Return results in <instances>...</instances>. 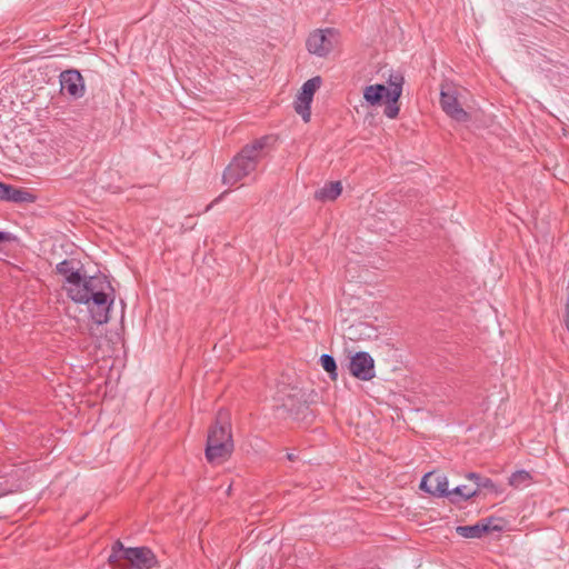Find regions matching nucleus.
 I'll return each mask as SVG.
<instances>
[{
  "mask_svg": "<svg viewBox=\"0 0 569 569\" xmlns=\"http://www.w3.org/2000/svg\"><path fill=\"white\" fill-rule=\"evenodd\" d=\"M563 323H565L566 329L569 331V290L567 293V300H566V305H565Z\"/></svg>",
  "mask_w": 569,
  "mask_h": 569,
  "instance_id": "27",
  "label": "nucleus"
},
{
  "mask_svg": "<svg viewBox=\"0 0 569 569\" xmlns=\"http://www.w3.org/2000/svg\"><path fill=\"white\" fill-rule=\"evenodd\" d=\"M457 533L462 538H481L489 533V527L482 525L480 520L471 526H458L456 528Z\"/></svg>",
  "mask_w": 569,
  "mask_h": 569,
  "instance_id": "18",
  "label": "nucleus"
},
{
  "mask_svg": "<svg viewBox=\"0 0 569 569\" xmlns=\"http://www.w3.org/2000/svg\"><path fill=\"white\" fill-rule=\"evenodd\" d=\"M466 479L473 482L475 487L472 488V490H477V497L481 493L483 489L490 492H498L495 482L490 478L485 477L478 472H468L466 475Z\"/></svg>",
  "mask_w": 569,
  "mask_h": 569,
  "instance_id": "17",
  "label": "nucleus"
},
{
  "mask_svg": "<svg viewBox=\"0 0 569 569\" xmlns=\"http://www.w3.org/2000/svg\"><path fill=\"white\" fill-rule=\"evenodd\" d=\"M321 84V78L319 76L307 80L298 94L295 102V110L300 114L305 122H308L311 117L310 106L315 96V92Z\"/></svg>",
  "mask_w": 569,
  "mask_h": 569,
  "instance_id": "6",
  "label": "nucleus"
},
{
  "mask_svg": "<svg viewBox=\"0 0 569 569\" xmlns=\"http://www.w3.org/2000/svg\"><path fill=\"white\" fill-rule=\"evenodd\" d=\"M311 393H307L303 389L296 386H283L277 391V401L280 402L279 409H282L288 416L301 422H310L312 420V411L309 407L313 399Z\"/></svg>",
  "mask_w": 569,
  "mask_h": 569,
  "instance_id": "3",
  "label": "nucleus"
},
{
  "mask_svg": "<svg viewBox=\"0 0 569 569\" xmlns=\"http://www.w3.org/2000/svg\"><path fill=\"white\" fill-rule=\"evenodd\" d=\"M124 560L130 562L131 569H151L158 566L156 555L148 547H129Z\"/></svg>",
  "mask_w": 569,
  "mask_h": 569,
  "instance_id": "9",
  "label": "nucleus"
},
{
  "mask_svg": "<svg viewBox=\"0 0 569 569\" xmlns=\"http://www.w3.org/2000/svg\"><path fill=\"white\" fill-rule=\"evenodd\" d=\"M78 262L73 259H64L56 266V272L62 276L66 280L63 284V289L67 292V296L71 298L76 290H79L82 284L86 283L88 277L81 274L80 270L76 268Z\"/></svg>",
  "mask_w": 569,
  "mask_h": 569,
  "instance_id": "5",
  "label": "nucleus"
},
{
  "mask_svg": "<svg viewBox=\"0 0 569 569\" xmlns=\"http://www.w3.org/2000/svg\"><path fill=\"white\" fill-rule=\"evenodd\" d=\"M530 480H531V476L528 471L518 470V471H515L509 477V485L513 488H520L522 486L528 485Z\"/></svg>",
  "mask_w": 569,
  "mask_h": 569,
  "instance_id": "21",
  "label": "nucleus"
},
{
  "mask_svg": "<svg viewBox=\"0 0 569 569\" xmlns=\"http://www.w3.org/2000/svg\"><path fill=\"white\" fill-rule=\"evenodd\" d=\"M349 371L359 380H371L375 377V360L368 352L358 351L350 359Z\"/></svg>",
  "mask_w": 569,
  "mask_h": 569,
  "instance_id": "8",
  "label": "nucleus"
},
{
  "mask_svg": "<svg viewBox=\"0 0 569 569\" xmlns=\"http://www.w3.org/2000/svg\"><path fill=\"white\" fill-rule=\"evenodd\" d=\"M70 298L76 303L87 305L92 320L97 325L107 323L110 308L114 301V289L103 274L88 277L79 290Z\"/></svg>",
  "mask_w": 569,
  "mask_h": 569,
  "instance_id": "1",
  "label": "nucleus"
},
{
  "mask_svg": "<svg viewBox=\"0 0 569 569\" xmlns=\"http://www.w3.org/2000/svg\"><path fill=\"white\" fill-rule=\"evenodd\" d=\"M475 497H477V490H472V488L467 485H461L450 490L449 501L452 505H458L461 501H467Z\"/></svg>",
  "mask_w": 569,
  "mask_h": 569,
  "instance_id": "20",
  "label": "nucleus"
},
{
  "mask_svg": "<svg viewBox=\"0 0 569 569\" xmlns=\"http://www.w3.org/2000/svg\"><path fill=\"white\" fill-rule=\"evenodd\" d=\"M61 92L78 99L84 94V81L80 71L76 69L64 70L60 73Z\"/></svg>",
  "mask_w": 569,
  "mask_h": 569,
  "instance_id": "11",
  "label": "nucleus"
},
{
  "mask_svg": "<svg viewBox=\"0 0 569 569\" xmlns=\"http://www.w3.org/2000/svg\"><path fill=\"white\" fill-rule=\"evenodd\" d=\"M420 489L433 497H446L449 499V481L446 476L428 472L422 477Z\"/></svg>",
  "mask_w": 569,
  "mask_h": 569,
  "instance_id": "12",
  "label": "nucleus"
},
{
  "mask_svg": "<svg viewBox=\"0 0 569 569\" xmlns=\"http://www.w3.org/2000/svg\"><path fill=\"white\" fill-rule=\"evenodd\" d=\"M217 440L222 442L232 440L230 413L228 410L220 409L217 413L214 423L210 427L207 441Z\"/></svg>",
  "mask_w": 569,
  "mask_h": 569,
  "instance_id": "13",
  "label": "nucleus"
},
{
  "mask_svg": "<svg viewBox=\"0 0 569 569\" xmlns=\"http://www.w3.org/2000/svg\"><path fill=\"white\" fill-rule=\"evenodd\" d=\"M342 192V184L340 181L327 182L321 189L315 192V199L321 202L333 201Z\"/></svg>",
  "mask_w": 569,
  "mask_h": 569,
  "instance_id": "16",
  "label": "nucleus"
},
{
  "mask_svg": "<svg viewBox=\"0 0 569 569\" xmlns=\"http://www.w3.org/2000/svg\"><path fill=\"white\" fill-rule=\"evenodd\" d=\"M482 525H487L489 527V533L497 531L500 532L503 530V519L497 517H487L480 520Z\"/></svg>",
  "mask_w": 569,
  "mask_h": 569,
  "instance_id": "23",
  "label": "nucleus"
},
{
  "mask_svg": "<svg viewBox=\"0 0 569 569\" xmlns=\"http://www.w3.org/2000/svg\"><path fill=\"white\" fill-rule=\"evenodd\" d=\"M123 559L120 555L116 553V552H112L110 553L109 558H108V562L110 566H112L113 568H117L119 567V561Z\"/></svg>",
  "mask_w": 569,
  "mask_h": 569,
  "instance_id": "25",
  "label": "nucleus"
},
{
  "mask_svg": "<svg viewBox=\"0 0 569 569\" xmlns=\"http://www.w3.org/2000/svg\"><path fill=\"white\" fill-rule=\"evenodd\" d=\"M128 548L123 546V543L120 540H117L111 548L112 552H116L120 555L123 559H126V550Z\"/></svg>",
  "mask_w": 569,
  "mask_h": 569,
  "instance_id": "24",
  "label": "nucleus"
},
{
  "mask_svg": "<svg viewBox=\"0 0 569 569\" xmlns=\"http://www.w3.org/2000/svg\"><path fill=\"white\" fill-rule=\"evenodd\" d=\"M390 88L389 91V106L385 107L383 113L389 119H395L399 114V99L402 94V86L405 83V77L401 72H391L387 79Z\"/></svg>",
  "mask_w": 569,
  "mask_h": 569,
  "instance_id": "7",
  "label": "nucleus"
},
{
  "mask_svg": "<svg viewBox=\"0 0 569 569\" xmlns=\"http://www.w3.org/2000/svg\"><path fill=\"white\" fill-rule=\"evenodd\" d=\"M338 43V32L333 28L318 29L306 41L307 50L317 57L326 58Z\"/></svg>",
  "mask_w": 569,
  "mask_h": 569,
  "instance_id": "4",
  "label": "nucleus"
},
{
  "mask_svg": "<svg viewBox=\"0 0 569 569\" xmlns=\"http://www.w3.org/2000/svg\"><path fill=\"white\" fill-rule=\"evenodd\" d=\"M320 363H321L323 370L329 373L330 378L332 380H336L338 377V372H337L338 368H337L335 358L330 355H322L320 357Z\"/></svg>",
  "mask_w": 569,
  "mask_h": 569,
  "instance_id": "22",
  "label": "nucleus"
},
{
  "mask_svg": "<svg viewBox=\"0 0 569 569\" xmlns=\"http://www.w3.org/2000/svg\"><path fill=\"white\" fill-rule=\"evenodd\" d=\"M7 201L13 203H31L36 201V196L26 188H17L10 184Z\"/></svg>",
  "mask_w": 569,
  "mask_h": 569,
  "instance_id": "19",
  "label": "nucleus"
},
{
  "mask_svg": "<svg viewBox=\"0 0 569 569\" xmlns=\"http://www.w3.org/2000/svg\"><path fill=\"white\" fill-rule=\"evenodd\" d=\"M233 451V440L217 442V440L207 441L206 458L209 462H221L231 456Z\"/></svg>",
  "mask_w": 569,
  "mask_h": 569,
  "instance_id": "14",
  "label": "nucleus"
},
{
  "mask_svg": "<svg viewBox=\"0 0 569 569\" xmlns=\"http://www.w3.org/2000/svg\"><path fill=\"white\" fill-rule=\"evenodd\" d=\"M440 104L446 114L453 120L458 122H467L470 120V114L460 106L455 90L441 89Z\"/></svg>",
  "mask_w": 569,
  "mask_h": 569,
  "instance_id": "10",
  "label": "nucleus"
},
{
  "mask_svg": "<svg viewBox=\"0 0 569 569\" xmlns=\"http://www.w3.org/2000/svg\"><path fill=\"white\" fill-rule=\"evenodd\" d=\"M287 459L290 460V461H295L297 459V456L293 455V453H288L287 455Z\"/></svg>",
  "mask_w": 569,
  "mask_h": 569,
  "instance_id": "29",
  "label": "nucleus"
},
{
  "mask_svg": "<svg viewBox=\"0 0 569 569\" xmlns=\"http://www.w3.org/2000/svg\"><path fill=\"white\" fill-rule=\"evenodd\" d=\"M363 99L370 104V106H379L386 100V106H389V91L388 88L385 84L376 83L367 86L363 89Z\"/></svg>",
  "mask_w": 569,
  "mask_h": 569,
  "instance_id": "15",
  "label": "nucleus"
},
{
  "mask_svg": "<svg viewBox=\"0 0 569 569\" xmlns=\"http://www.w3.org/2000/svg\"><path fill=\"white\" fill-rule=\"evenodd\" d=\"M10 184L0 181V201H7Z\"/></svg>",
  "mask_w": 569,
  "mask_h": 569,
  "instance_id": "26",
  "label": "nucleus"
},
{
  "mask_svg": "<svg viewBox=\"0 0 569 569\" xmlns=\"http://www.w3.org/2000/svg\"><path fill=\"white\" fill-rule=\"evenodd\" d=\"M272 140L270 136L256 139L252 143L246 144L240 152L224 169L222 181L224 184L233 186L257 169L258 163L264 157V148Z\"/></svg>",
  "mask_w": 569,
  "mask_h": 569,
  "instance_id": "2",
  "label": "nucleus"
},
{
  "mask_svg": "<svg viewBox=\"0 0 569 569\" xmlns=\"http://www.w3.org/2000/svg\"><path fill=\"white\" fill-rule=\"evenodd\" d=\"M13 236L10 232L0 231V244L11 241Z\"/></svg>",
  "mask_w": 569,
  "mask_h": 569,
  "instance_id": "28",
  "label": "nucleus"
}]
</instances>
